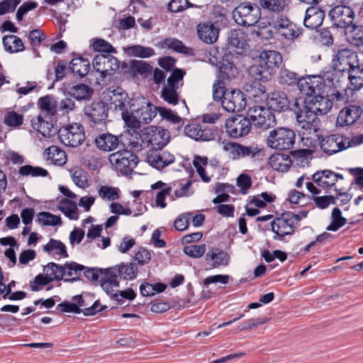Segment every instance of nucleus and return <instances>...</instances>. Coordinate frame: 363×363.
Masks as SVG:
<instances>
[{"label":"nucleus","instance_id":"f257e3e1","mask_svg":"<svg viewBox=\"0 0 363 363\" xmlns=\"http://www.w3.org/2000/svg\"><path fill=\"white\" fill-rule=\"evenodd\" d=\"M257 64L249 68V74L256 81H269L282 63V55L276 50H267L259 52Z\"/></svg>","mask_w":363,"mask_h":363},{"label":"nucleus","instance_id":"f03ea898","mask_svg":"<svg viewBox=\"0 0 363 363\" xmlns=\"http://www.w3.org/2000/svg\"><path fill=\"white\" fill-rule=\"evenodd\" d=\"M157 106L143 96L133 98L130 113L125 119V125L133 129L140 128V123L147 124L156 116Z\"/></svg>","mask_w":363,"mask_h":363},{"label":"nucleus","instance_id":"7ed1b4c3","mask_svg":"<svg viewBox=\"0 0 363 363\" xmlns=\"http://www.w3.org/2000/svg\"><path fill=\"white\" fill-rule=\"evenodd\" d=\"M294 113L296 114L297 126L299 133L302 135V140H308L311 137L308 135L313 134L315 136L318 130V118L315 114L309 112L307 108L301 106L298 101L294 103Z\"/></svg>","mask_w":363,"mask_h":363},{"label":"nucleus","instance_id":"20e7f679","mask_svg":"<svg viewBox=\"0 0 363 363\" xmlns=\"http://www.w3.org/2000/svg\"><path fill=\"white\" fill-rule=\"evenodd\" d=\"M108 160L113 167L124 175L130 174L138 163V156L128 149L111 153Z\"/></svg>","mask_w":363,"mask_h":363},{"label":"nucleus","instance_id":"39448f33","mask_svg":"<svg viewBox=\"0 0 363 363\" xmlns=\"http://www.w3.org/2000/svg\"><path fill=\"white\" fill-rule=\"evenodd\" d=\"M235 21L243 26H253L260 19L261 10L259 6L250 2L240 4L233 11Z\"/></svg>","mask_w":363,"mask_h":363},{"label":"nucleus","instance_id":"423d86ee","mask_svg":"<svg viewBox=\"0 0 363 363\" xmlns=\"http://www.w3.org/2000/svg\"><path fill=\"white\" fill-rule=\"evenodd\" d=\"M271 26L278 38L287 41H294L302 35V28L282 15L274 20Z\"/></svg>","mask_w":363,"mask_h":363},{"label":"nucleus","instance_id":"0eeeda50","mask_svg":"<svg viewBox=\"0 0 363 363\" xmlns=\"http://www.w3.org/2000/svg\"><path fill=\"white\" fill-rule=\"evenodd\" d=\"M295 138L296 135L293 130L285 128H278L269 132L267 138V144L272 149L289 150L295 143Z\"/></svg>","mask_w":363,"mask_h":363},{"label":"nucleus","instance_id":"6e6552de","mask_svg":"<svg viewBox=\"0 0 363 363\" xmlns=\"http://www.w3.org/2000/svg\"><path fill=\"white\" fill-rule=\"evenodd\" d=\"M247 116L252 125L260 130H267L277 125L274 113L267 107L255 106L249 108Z\"/></svg>","mask_w":363,"mask_h":363},{"label":"nucleus","instance_id":"1a4fd4ad","mask_svg":"<svg viewBox=\"0 0 363 363\" xmlns=\"http://www.w3.org/2000/svg\"><path fill=\"white\" fill-rule=\"evenodd\" d=\"M184 74L185 72L181 69L176 68L172 71L162 90L161 96L164 101L172 105L178 104V89L183 84L182 82Z\"/></svg>","mask_w":363,"mask_h":363},{"label":"nucleus","instance_id":"9d476101","mask_svg":"<svg viewBox=\"0 0 363 363\" xmlns=\"http://www.w3.org/2000/svg\"><path fill=\"white\" fill-rule=\"evenodd\" d=\"M108 100L110 101L111 108L121 113L122 118L125 123V119L128 118L130 113V106H132V99H130L128 94L121 88H117L113 90H108L107 92Z\"/></svg>","mask_w":363,"mask_h":363},{"label":"nucleus","instance_id":"9b49d317","mask_svg":"<svg viewBox=\"0 0 363 363\" xmlns=\"http://www.w3.org/2000/svg\"><path fill=\"white\" fill-rule=\"evenodd\" d=\"M362 55L349 48L338 50L332 60L333 69L339 72H347L358 62Z\"/></svg>","mask_w":363,"mask_h":363},{"label":"nucleus","instance_id":"f8f14e48","mask_svg":"<svg viewBox=\"0 0 363 363\" xmlns=\"http://www.w3.org/2000/svg\"><path fill=\"white\" fill-rule=\"evenodd\" d=\"M317 137L321 150L328 155H333L340 151L345 150L351 146V141L349 138L339 134H333L320 137Z\"/></svg>","mask_w":363,"mask_h":363},{"label":"nucleus","instance_id":"ddd939ff","mask_svg":"<svg viewBox=\"0 0 363 363\" xmlns=\"http://www.w3.org/2000/svg\"><path fill=\"white\" fill-rule=\"evenodd\" d=\"M58 138L60 142L66 146L78 147L85 140L83 126L81 124L74 123L62 127L58 130Z\"/></svg>","mask_w":363,"mask_h":363},{"label":"nucleus","instance_id":"4468645a","mask_svg":"<svg viewBox=\"0 0 363 363\" xmlns=\"http://www.w3.org/2000/svg\"><path fill=\"white\" fill-rule=\"evenodd\" d=\"M226 131L229 135L234 138H238L247 135L252 128L250 117L237 116L231 117L225 121Z\"/></svg>","mask_w":363,"mask_h":363},{"label":"nucleus","instance_id":"2eb2a0df","mask_svg":"<svg viewBox=\"0 0 363 363\" xmlns=\"http://www.w3.org/2000/svg\"><path fill=\"white\" fill-rule=\"evenodd\" d=\"M297 86L302 94L313 97L323 92L325 82L318 75H309L301 77L297 82Z\"/></svg>","mask_w":363,"mask_h":363},{"label":"nucleus","instance_id":"dca6fc26","mask_svg":"<svg viewBox=\"0 0 363 363\" xmlns=\"http://www.w3.org/2000/svg\"><path fill=\"white\" fill-rule=\"evenodd\" d=\"M329 16L336 28H347L352 23L354 13L351 7L341 4L333 7Z\"/></svg>","mask_w":363,"mask_h":363},{"label":"nucleus","instance_id":"f3484780","mask_svg":"<svg viewBox=\"0 0 363 363\" xmlns=\"http://www.w3.org/2000/svg\"><path fill=\"white\" fill-rule=\"evenodd\" d=\"M94 69L101 74L102 77L112 75L119 68V62L111 55H97L93 60Z\"/></svg>","mask_w":363,"mask_h":363},{"label":"nucleus","instance_id":"a211bd4d","mask_svg":"<svg viewBox=\"0 0 363 363\" xmlns=\"http://www.w3.org/2000/svg\"><path fill=\"white\" fill-rule=\"evenodd\" d=\"M247 99L244 93L239 89H233L226 94L223 99V108L230 113L240 112L245 108Z\"/></svg>","mask_w":363,"mask_h":363},{"label":"nucleus","instance_id":"6ab92c4d","mask_svg":"<svg viewBox=\"0 0 363 363\" xmlns=\"http://www.w3.org/2000/svg\"><path fill=\"white\" fill-rule=\"evenodd\" d=\"M309 112L318 115L326 114L330 111L333 106L332 100L328 96H324L322 94H317L304 101L302 104Z\"/></svg>","mask_w":363,"mask_h":363},{"label":"nucleus","instance_id":"aec40b11","mask_svg":"<svg viewBox=\"0 0 363 363\" xmlns=\"http://www.w3.org/2000/svg\"><path fill=\"white\" fill-rule=\"evenodd\" d=\"M116 269V267H111L101 269V271L99 281L103 290L108 295H111L119 286Z\"/></svg>","mask_w":363,"mask_h":363},{"label":"nucleus","instance_id":"412c9836","mask_svg":"<svg viewBox=\"0 0 363 363\" xmlns=\"http://www.w3.org/2000/svg\"><path fill=\"white\" fill-rule=\"evenodd\" d=\"M108 108L103 101H94L84 107V113L95 124L104 122L108 117Z\"/></svg>","mask_w":363,"mask_h":363},{"label":"nucleus","instance_id":"4be33fe9","mask_svg":"<svg viewBox=\"0 0 363 363\" xmlns=\"http://www.w3.org/2000/svg\"><path fill=\"white\" fill-rule=\"evenodd\" d=\"M271 226L272 230L276 234L274 240H277L278 236L282 238L285 235H291L294 231V224L286 213L274 219L271 223Z\"/></svg>","mask_w":363,"mask_h":363},{"label":"nucleus","instance_id":"5701e85b","mask_svg":"<svg viewBox=\"0 0 363 363\" xmlns=\"http://www.w3.org/2000/svg\"><path fill=\"white\" fill-rule=\"evenodd\" d=\"M362 108L359 106L350 105L342 109L337 118L336 124L339 126L354 124L362 116Z\"/></svg>","mask_w":363,"mask_h":363},{"label":"nucleus","instance_id":"b1692460","mask_svg":"<svg viewBox=\"0 0 363 363\" xmlns=\"http://www.w3.org/2000/svg\"><path fill=\"white\" fill-rule=\"evenodd\" d=\"M185 135L195 140L209 141L214 139L213 130L206 125L189 124L184 127Z\"/></svg>","mask_w":363,"mask_h":363},{"label":"nucleus","instance_id":"393cba45","mask_svg":"<svg viewBox=\"0 0 363 363\" xmlns=\"http://www.w3.org/2000/svg\"><path fill=\"white\" fill-rule=\"evenodd\" d=\"M94 143L100 150L104 152H111L124 145L118 136L109 133L99 135L96 137Z\"/></svg>","mask_w":363,"mask_h":363},{"label":"nucleus","instance_id":"a878e982","mask_svg":"<svg viewBox=\"0 0 363 363\" xmlns=\"http://www.w3.org/2000/svg\"><path fill=\"white\" fill-rule=\"evenodd\" d=\"M196 30L199 38L205 43L213 44L218 38L220 29L211 22L199 23Z\"/></svg>","mask_w":363,"mask_h":363},{"label":"nucleus","instance_id":"bb28decb","mask_svg":"<svg viewBox=\"0 0 363 363\" xmlns=\"http://www.w3.org/2000/svg\"><path fill=\"white\" fill-rule=\"evenodd\" d=\"M348 89L359 91L363 87V56L347 72Z\"/></svg>","mask_w":363,"mask_h":363},{"label":"nucleus","instance_id":"cd10ccee","mask_svg":"<svg viewBox=\"0 0 363 363\" xmlns=\"http://www.w3.org/2000/svg\"><path fill=\"white\" fill-rule=\"evenodd\" d=\"M325 17L324 11L316 5H311L305 13L303 25L310 29H316L323 23Z\"/></svg>","mask_w":363,"mask_h":363},{"label":"nucleus","instance_id":"c85d7f7f","mask_svg":"<svg viewBox=\"0 0 363 363\" xmlns=\"http://www.w3.org/2000/svg\"><path fill=\"white\" fill-rule=\"evenodd\" d=\"M289 101L285 93L274 91L271 93L267 98V108L272 111H285L288 110Z\"/></svg>","mask_w":363,"mask_h":363},{"label":"nucleus","instance_id":"c756f323","mask_svg":"<svg viewBox=\"0 0 363 363\" xmlns=\"http://www.w3.org/2000/svg\"><path fill=\"white\" fill-rule=\"evenodd\" d=\"M206 260L212 268L227 266L229 263V255L219 248H212L206 255Z\"/></svg>","mask_w":363,"mask_h":363},{"label":"nucleus","instance_id":"7c9ffc66","mask_svg":"<svg viewBox=\"0 0 363 363\" xmlns=\"http://www.w3.org/2000/svg\"><path fill=\"white\" fill-rule=\"evenodd\" d=\"M31 125L33 128L40 133L44 138H50L56 133L53 125L45 121L40 114L31 120Z\"/></svg>","mask_w":363,"mask_h":363},{"label":"nucleus","instance_id":"2f4dec72","mask_svg":"<svg viewBox=\"0 0 363 363\" xmlns=\"http://www.w3.org/2000/svg\"><path fill=\"white\" fill-rule=\"evenodd\" d=\"M149 135L148 142L153 147V150L162 149L169 140V133L162 128L152 130V133H149Z\"/></svg>","mask_w":363,"mask_h":363},{"label":"nucleus","instance_id":"473e14b6","mask_svg":"<svg viewBox=\"0 0 363 363\" xmlns=\"http://www.w3.org/2000/svg\"><path fill=\"white\" fill-rule=\"evenodd\" d=\"M335 173L331 170L318 171L312 176L313 181L321 187H332L336 183Z\"/></svg>","mask_w":363,"mask_h":363},{"label":"nucleus","instance_id":"72a5a7b5","mask_svg":"<svg viewBox=\"0 0 363 363\" xmlns=\"http://www.w3.org/2000/svg\"><path fill=\"white\" fill-rule=\"evenodd\" d=\"M291 161L289 155L283 153H277L272 155L269 159V164L274 170L285 172H287L291 167Z\"/></svg>","mask_w":363,"mask_h":363},{"label":"nucleus","instance_id":"f704fd0d","mask_svg":"<svg viewBox=\"0 0 363 363\" xmlns=\"http://www.w3.org/2000/svg\"><path fill=\"white\" fill-rule=\"evenodd\" d=\"M65 281L73 282L79 279V276L85 267L76 262L66 263L62 266Z\"/></svg>","mask_w":363,"mask_h":363},{"label":"nucleus","instance_id":"c9c22d12","mask_svg":"<svg viewBox=\"0 0 363 363\" xmlns=\"http://www.w3.org/2000/svg\"><path fill=\"white\" fill-rule=\"evenodd\" d=\"M72 301L75 302L77 306H79V309H81V313H83L84 315H93L97 312L103 311L105 308L101 306L99 301H96L91 306L85 303L82 296L77 295L72 297Z\"/></svg>","mask_w":363,"mask_h":363},{"label":"nucleus","instance_id":"e433bc0d","mask_svg":"<svg viewBox=\"0 0 363 363\" xmlns=\"http://www.w3.org/2000/svg\"><path fill=\"white\" fill-rule=\"evenodd\" d=\"M228 43L230 48L244 50L247 45L246 34L240 30H232L228 34Z\"/></svg>","mask_w":363,"mask_h":363},{"label":"nucleus","instance_id":"4c0bfd02","mask_svg":"<svg viewBox=\"0 0 363 363\" xmlns=\"http://www.w3.org/2000/svg\"><path fill=\"white\" fill-rule=\"evenodd\" d=\"M118 277L125 280H133L138 275V267L134 263H121L114 266Z\"/></svg>","mask_w":363,"mask_h":363},{"label":"nucleus","instance_id":"58836bf2","mask_svg":"<svg viewBox=\"0 0 363 363\" xmlns=\"http://www.w3.org/2000/svg\"><path fill=\"white\" fill-rule=\"evenodd\" d=\"M229 76L223 70L220 71L219 79L216 80L213 85V97L215 101H221L225 99L226 91L225 79H228Z\"/></svg>","mask_w":363,"mask_h":363},{"label":"nucleus","instance_id":"ea45409f","mask_svg":"<svg viewBox=\"0 0 363 363\" xmlns=\"http://www.w3.org/2000/svg\"><path fill=\"white\" fill-rule=\"evenodd\" d=\"M47 160L55 165L62 166L66 163L67 155L64 150L55 145H52L45 151Z\"/></svg>","mask_w":363,"mask_h":363},{"label":"nucleus","instance_id":"a19ab883","mask_svg":"<svg viewBox=\"0 0 363 363\" xmlns=\"http://www.w3.org/2000/svg\"><path fill=\"white\" fill-rule=\"evenodd\" d=\"M70 69L74 74L82 78L89 73L90 62L84 57L74 58L70 62Z\"/></svg>","mask_w":363,"mask_h":363},{"label":"nucleus","instance_id":"79ce46f5","mask_svg":"<svg viewBox=\"0 0 363 363\" xmlns=\"http://www.w3.org/2000/svg\"><path fill=\"white\" fill-rule=\"evenodd\" d=\"M3 44L5 50L11 53L23 51L25 47L22 40L14 35H9L3 37Z\"/></svg>","mask_w":363,"mask_h":363},{"label":"nucleus","instance_id":"37998d69","mask_svg":"<svg viewBox=\"0 0 363 363\" xmlns=\"http://www.w3.org/2000/svg\"><path fill=\"white\" fill-rule=\"evenodd\" d=\"M68 94L78 101L89 100L93 94V89L86 84H79L71 87Z\"/></svg>","mask_w":363,"mask_h":363},{"label":"nucleus","instance_id":"c03bdc74","mask_svg":"<svg viewBox=\"0 0 363 363\" xmlns=\"http://www.w3.org/2000/svg\"><path fill=\"white\" fill-rule=\"evenodd\" d=\"M38 106L41 111L46 115L53 116L57 112V102L52 96L47 95L40 98L38 101Z\"/></svg>","mask_w":363,"mask_h":363},{"label":"nucleus","instance_id":"a18cd8bd","mask_svg":"<svg viewBox=\"0 0 363 363\" xmlns=\"http://www.w3.org/2000/svg\"><path fill=\"white\" fill-rule=\"evenodd\" d=\"M58 208L69 219L77 220L79 218L78 208L74 201L63 199L59 203Z\"/></svg>","mask_w":363,"mask_h":363},{"label":"nucleus","instance_id":"49530a36","mask_svg":"<svg viewBox=\"0 0 363 363\" xmlns=\"http://www.w3.org/2000/svg\"><path fill=\"white\" fill-rule=\"evenodd\" d=\"M152 67L143 60H133L130 61L129 69L134 74H140L145 77L152 72Z\"/></svg>","mask_w":363,"mask_h":363},{"label":"nucleus","instance_id":"de8ad7c7","mask_svg":"<svg viewBox=\"0 0 363 363\" xmlns=\"http://www.w3.org/2000/svg\"><path fill=\"white\" fill-rule=\"evenodd\" d=\"M161 46L162 48H167L169 49H172L176 52L182 53V54H191L192 52V49L186 47L183 43L175 38H165L164 40L161 42Z\"/></svg>","mask_w":363,"mask_h":363},{"label":"nucleus","instance_id":"09e8293b","mask_svg":"<svg viewBox=\"0 0 363 363\" xmlns=\"http://www.w3.org/2000/svg\"><path fill=\"white\" fill-rule=\"evenodd\" d=\"M43 250L50 253L55 250V253L62 257H67L68 253L67 252L66 246L60 240L51 238L48 243L43 246Z\"/></svg>","mask_w":363,"mask_h":363},{"label":"nucleus","instance_id":"8fccbe9b","mask_svg":"<svg viewBox=\"0 0 363 363\" xmlns=\"http://www.w3.org/2000/svg\"><path fill=\"white\" fill-rule=\"evenodd\" d=\"M24 120L23 114L18 113L14 111H8L4 118V123L11 128L20 127Z\"/></svg>","mask_w":363,"mask_h":363},{"label":"nucleus","instance_id":"3c124183","mask_svg":"<svg viewBox=\"0 0 363 363\" xmlns=\"http://www.w3.org/2000/svg\"><path fill=\"white\" fill-rule=\"evenodd\" d=\"M331 223L327 227V230L337 231L347 223V219L342 216V212L338 208H335L331 213Z\"/></svg>","mask_w":363,"mask_h":363},{"label":"nucleus","instance_id":"603ef678","mask_svg":"<svg viewBox=\"0 0 363 363\" xmlns=\"http://www.w3.org/2000/svg\"><path fill=\"white\" fill-rule=\"evenodd\" d=\"M301 79L298 74L288 69H281L279 75V82L282 85L291 86L297 84L298 81Z\"/></svg>","mask_w":363,"mask_h":363},{"label":"nucleus","instance_id":"864d4df0","mask_svg":"<svg viewBox=\"0 0 363 363\" xmlns=\"http://www.w3.org/2000/svg\"><path fill=\"white\" fill-rule=\"evenodd\" d=\"M62 265H59L54 262L48 263L44 267V272L45 273V276L51 278L52 281L54 280L60 281L63 279L64 273H62Z\"/></svg>","mask_w":363,"mask_h":363},{"label":"nucleus","instance_id":"5fc2aeb1","mask_svg":"<svg viewBox=\"0 0 363 363\" xmlns=\"http://www.w3.org/2000/svg\"><path fill=\"white\" fill-rule=\"evenodd\" d=\"M259 4L264 10L271 12H281L286 6V0H259Z\"/></svg>","mask_w":363,"mask_h":363},{"label":"nucleus","instance_id":"6e6d98bb","mask_svg":"<svg viewBox=\"0 0 363 363\" xmlns=\"http://www.w3.org/2000/svg\"><path fill=\"white\" fill-rule=\"evenodd\" d=\"M37 220L43 225H61V218L49 212H40Z\"/></svg>","mask_w":363,"mask_h":363},{"label":"nucleus","instance_id":"4d7b16f0","mask_svg":"<svg viewBox=\"0 0 363 363\" xmlns=\"http://www.w3.org/2000/svg\"><path fill=\"white\" fill-rule=\"evenodd\" d=\"M98 194L102 199L114 201L119 199V189L108 186H101L98 189Z\"/></svg>","mask_w":363,"mask_h":363},{"label":"nucleus","instance_id":"13d9d810","mask_svg":"<svg viewBox=\"0 0 363 363\" xmlns=\"http://www.w3.org/2000/svg\"><path fill=\"white\" fill-rule=\"evenodd\" d=\"M19 174L22 176L33 177H46L48 172L46 169L40 167H33L31 165H24L20 167Z\"/></svg>","mask_w":363,"mask_h":363},{"label":"nucleus","instance_id":"bf43d9fd","mask_svg":"<svg viewBox=\"0 0 363 363\" xmlns=\"http://www.w3.org/2000/svg\"><path fill=\"white\" fill-rule=\"evenodd\" d=\"M148 163L153 167L161 169L164 168L162 153L157 150H151L147 156Z\"/></svg>","mask_w":363,"mask_h":363},{"label":"nucleus","instance_id":"052dcab7","mask_svg":"<svg viewBox=\"0 0 363 363\" xmlns=\"http://www.w3.org/2000/svg\"><path fill=\"white\" fill-rule=\"evenodd\" d=\"M196 6L188 0H171L168 4L167 9L172 13H179L185 11L187 8Z\"/></svg>","mask_w":363,"mask_h":363},{"label":"nucleus","instance_id":"680f3d73","mask_svg":"<svg viewBox=\"0 0 363 363\" xmlns=\"http://www.w3.org/2000/svg\"><path fill=\"white\" fill-rule=\"evenodd\" d=\"M127 52L129 55L140 57H149L154 54L153 49L150 48H145L141 45H133L127 48Z\"/></svg>","mask_w":363,"mask_h":363},{"label":"nucleus","instance_id":"e2e57ef3","mask_svg":"<svg viewBox=\"0 0 363 363\" xmlns=\"http://www.w3.org/2000/svg\"><path fill=\"white\" fill-rule=\"evenodd\" d=\"M206 250V245L204 244L185 246L183 250L186 255L193 258L201 257L205 254Z\"/></svg>","mask_w":363,"mask_h":363},{"label":"nucleus","instance_id":"0e129e2a","mask_svg":"<svg viewBox=\"0 0 363 363\" xmlns=\"http://www.w3.org/2000/svg\"><path fill=\"white\" fill-rule=\"evenodd\" d=\"M71 174L72 181L77 186L81 188H84L88 186V179L86 173L82 169H72Z\"/></svg>","mask_w":363,"mask_h":363},{"label":"nucleus","instance_id":"69168bd1","mask_svg":"<svg viewBox=\"0 0 363 363\" xmlns=\"http://www.w3.org/2000/svg\"><path fill=\"white\" fill-rule=\"evenodd\" d=\"M157 113L163 119L174 124H177L182 121V118L176 113L165 107L157 106Z\"/></svg>","mask_w":363,"mask_h":363},{"label":"nucleus","instance_id":"338daca9","mask_svg":"<svg viewBox=\"0 0 363 363\" xmlns=\"http://www.w3.org/2000/svg\"><path fill=\"white\" fill-rule=\"evenodd\" d=\"M93 48L95 51L105 52L106 55L116 52L115 48L104 39H96L93 43Z\"/></svg>","mask_w":363,"mask_h":363},{"label":"nucleus","instance_id":"774afa93","mask_svg":"<svg viewBox=\"0 0 363 363\" xmlns=\"http://www.w3.org/2000/svg\"><path fill=\"white\" fill-rule=\"evenodd\" d=\"M52 279L47 276L42 274L37 275L34 280L30 282V286L33 291H38L43 289V286L52 282Z\"/></svg>","mask_w":363,"mask_h":363}]
</instances>
